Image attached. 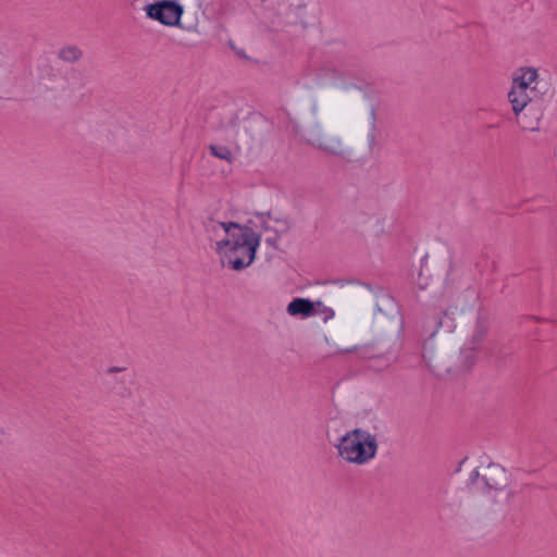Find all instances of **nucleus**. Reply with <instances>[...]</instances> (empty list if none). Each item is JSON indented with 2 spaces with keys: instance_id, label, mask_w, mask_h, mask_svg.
Segmentation results:
<instances>
[{
  "instance_id": "f257e3e1",
  "label": "nucleus",
  "mask_w": 557,
  "mask_h": 557,
  "mask_svg": "<svg viewBox=\"0 0 557 557\" xmlns=\"http://www.w3.org/2000/svg\"><path fill=\"white\" fill-rule=\"evenodd\" d=\"M233 227L231 236L218 240L214 250L224 267L234 271H242L255 261L261 237L249 226L238 225Z\"/></svg>"
},
{
  "instance_id": "f03ea898",
  "label": "nucleus",
  "mask_w": 557,
  "mask_h": 557,
  "mask_svg": "<svg viewBox=\"0 0 557 557\" xmlns=\"http://www.w3.org/2000/svg\"><path fill=\"white\" fill-rule=\"evenodd\" d=\"M337 457L348 465L366 466L376 458L379 451L377 436L363 428H355L338 437Z\"/></svg>"
},
{
  "instance_id": "7ed1b4c3",
  "label": "nucleus",
  "mask_w": 557,
  "mask_h": 557,
  "mask_svg": "<svg viewBox=\"0 0 557 557\" xmlns=\"http://www.w3.org/2000/svg\"><path fill=\"white\" fill-rule=\"evenodd\" d=\"M539 73L534 67L524 66L513 72L507 100L511 111L525 109L537 95Z\"/></svg>"
},
{
  "instance_id": "20e7f679",
  "label": "nucleus",
  "mask_w": 557,
  "mask_h": 557,
  "mask_svg": "<svg viewBox=\"0 0 557 557\" xmlns=\"http://www.w3.org/2000/svg\"><path fill=\"white\" fill-rule=\"evenodd\" d=\"M469 480L478 490L487 494L495 492L509 495L510 474L498 463L480 466L471 472Z\"/></svg>"
},
{
  "instance_id": "39448f33",
  "label": "nucleus",
  "mask_w": 557,
  "mask_h": 557,
  "mask_svg": "<svg viewBox=\"0 0 557 557\" xmlns=\"http://www.w3.org/2000/svg\"><path fill=\"white\" fill-rule=\"evenodd\" d=\"M146 15L165 26H176L183 15V7L174 1L162 0L148 4Z\"/></svg>"
},
{
  "instance_id": "423d86ee",
  "label": "nucleus",
  "mask_w": 557,
  "mask_h": 557,
  "mask_svg": "<svg viewBox=\"0 0 557 557\" xmlns=\"http://www.w3.org/2000/svg\"><path fill=\"white\" fill-rule=\"evenodd\" d=\"M308 143L318 149L331 154H343L344 144L337 136L330 135L323 132L320 124H317L309 131Z\"/></svg>"
},
{
  "instance_id": "0eeeda50",
  "label": "nucleus",
  "mask_w": 557,
  "mask_h": 557,
  "mask_svg": "<svg viewBox=\"0 0 557 557\" xmlns=\"http://www.w3.org/2000/svg\"><path fill=\"white\" fill-rule=\"evenodd\" d=\"M516 124L525 132H539L542 122V112L532 107L528 106L525 109L512 111Z\"/></svg>"
},
{
  "instance_id": "6e6552de",
  "label": "nucleus",
  "mask_w": 557,
  "mask_h": 557,
  "mask_svg": "<svg viewBox=\"0 0 557 557\" xmlns=\"http://www.w3.org/2000/svg\"><path fill=\"white\" fill-rule=\"evenodd\" d=\"M238 223L235 222H220L213 219H210L205 224V231L208 235V238L216 245L218 240L222 238H228L231 233H233V226H238ZM216 246H214L215 248Z\"/></svg>"
},
{
  "instance_id": "1a4fd4ad",
  "label": "nucleus",
  "mask_w": 557,
  "mask_h": 557,
  "mask_svg": "<svg viewBox=\"0 0 557 557\" xmlns=\"http://www.w3.org/2000/svg\"><path fill=\"white\" fill-rule=\"evenodd\" d=\"M292 317L308 318L317 313L314 302L307 298H294L286 308Z\"/></svg>"
},
{
  "instance_id": "9d476101",
  "label": "nucleus",
  "mask_w": 557,
  "mask_h": 557,
  "mask_svg": "<svg viewBox=\"0 0 557 557\" xmlns=\"http://www.w3.org/2000/svg\"><path fill=\"white\" fill-rule=\"evenodd\" d=\"M82 55V50L75 45L64 46L58 52L59 59L69 63L77 62Z\"/></svg>"
},
{
  "instance_id": "9b49d317",
  "label": "nucleus",
  "mask_w": 557,
  "mask_h": 557,
  "mask_svg": "<svg viewBox=\"0 0 557 557\" xmlns=\"http://www.w3.org/2000/svg\"><path fill=\"white\" fill-rule=\"evenodd\" d=\"M209 150L212 156L218 159L225 160L228 163L233 162L232 151L225 146L210 145Z\"/></svg>"
},
{
  "instance_id": "f8f14e48",
  "label": "nucleus",
  "mask_w": 557,
  "mask_h": 557,
  "mask_svg": "<svg viewBox=\"0 0 557 557\" xmlns=\"http://www.w3.org/2000/svg\"><path fill=\"white\" fill-rule=\"evenodd\" d=\"M370 117H371L372 129H374L375 128L376 115H375V110L373 108H371V110H370Z\"/></svg>"
},
{
  "instance_id": "ddd939ff",
  "label": "nucleus",
  "mask_w": 557,
  "mask_h": 557,
  "mask_svg": "<svg viewBox=\"0 0 557 557\" xmlns=\"http://www.w3.org/2000/svg\"><path fill=\"white\" fill-rule=\"evenodd\" d=\"M368 140H369V146H370V147H373V146H374V144H375V136H374V134H373V133L369 134V136H368Z\"/></svg>"
},
{
  "instance_id": "4468645a",
  "label": "nucleus",
  "mask_w": 557,
  "mask_h": 557,
  "mask_svg": "<svg viewBox=\"0 0 557 557\" xmlns=\"http://www.w3.org/2000/svg\"><path fill=\"white\" fill-rule=\"evenodd\" d=\"M356 350H357V347L345 348V349L338 350V354H349V352H354Z\"/></svg>"
},
{
  "instance_id": "2eb2a0df",
  "label": "nucleus",
  "mask_w": 557,
  "mask_h": 557,
  "mask_svg": "<svg viewBox=\"0 0 557 557\" xmlns=\"http://www.w3.org/2000/svg\"><path fill=\"white\" fill-rule=\"evenodd\" d=\"M234 50H235V52H236V54H237L238 57H240V58H247V57H246V54H245V52H244L242 49H236V48H234Z\"/></svg>"
}]
</instances>
